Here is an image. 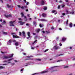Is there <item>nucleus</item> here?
Here are the masks:
<instances>
[{
  "label": "nucleus",
  "instance_id": "f257e3e1",
  "mask_svg": "<svg viewBox=\"0 0 75 75\" xmlns=\"http://www.w3.org/2000/svg\"><path fill=\"white\" fill-rule=\"evenodd\" d=\"M14 54H11L8 56H4L3 57V59H7L8 58H12L13 57Z\"/></svg>",
  "mask_w": 75,
  "mask_h": 75
},
{
  "label": "nucleus",
  "instance_id": "f03ea898",
  "mask_svg": "<svg viewBox=\"0 0 75 75\" xmlns=\"http://www.w3.org/2000/svg\"><path fill=\"white\" fill-rule=\"evenodd\" d=\"M66 14H71L74 15L75 14V12L74 11H73L72 12H70L69 11H68V10H66Z\"/></svg>",
  "mask_w": 75,
  "mask_h": 75
},
{
  "label": "nucleus",
  "instance_id": "7ed1b4c3",
  "mask_svg": "<svg viewBox=\"0 0 75 75\" xmlns=\"http://www.w3.org/2000/svg\"><path fill=\"white\" fill-rule=\"evenodd\" d=\"M11 34H12V35H13V38H20V37H19V36H17V35H16V33H11Z\"/></svg>",
  "mask_w": 75,
  "mask_h": 75
},
{
  "label": "nucleus",
  "instance_id": "20e7f679",
  "mask_svg": "<svg viewBox=\"0 0 75 75\" xmlns=\"http://www.w3.org/2000/svg\"><path fill=\"white\" fill-rule=\"evenodd\" d=\"M13 59L14 58H12L11 59H8L7 61H5L3 62H7L8 64H10V63H11V62H10V61H12V60H13Z\"/></svg>",
  "mask_w": 75,
  "mask_h": 75
},
{
  "label": "nucleus",
  "instance_id": "39448f33",
  "mask_svg": "<svg viewBox=\"0 0 75 75\" xmlns=\"http://www.w3.org/2000/svg\"><path fill=\"white\" fill-rule=\"evenodd\" d=\"M12 41H13V42H16V40H13L11 39H10L9 41H8L7 44L8 45H10V44H11V43L12 42Z\"/></svg>",
  "mask_w": 75,
  "mask_h": 75
},
{
  "label": "nucleus",
  "instance_id": "423d86ee",
  "mask_svg": "<svg viewBox=\"0 0 75 75\" xmlns=\"http://www.w3.org/2000/svg\"><path fill=\"white\" fill-rule=\"evenodd\" d=\"M58 67V66H55V67H52L50 68V69L52 70V72H54V71H57V70H54L55 68V67Z\"/></svg>",
  "mask_w": 75,
  "mask_h": 75
},
{
  "label": "nucleus",
  "instance_id": "0eeeda50",
  "mask_svg": "<svg viewBox=\"0 0 75 75\" xmlns=\"http://www.w3.org/2000/svg\"><path fill=\"white\" fill-rule=\"evenodd\" d=\"M41 5H44V4H46L47 3L45 1L42 0L40 2Z\"/></svg>",
  "mask_w": 75,
  "mask_h": 75
},
{
  "label": "nucleus",
  "instance_id": "6e6552de",
  "mask_svg": "<svg viewBox=\"0 0 75 75\" xmlns=\"http://www.w3.org/2000/svg\"><path fill=\"white\" fill-rule=\"evenodd\" d=\"M14 22L10 21L9 22L10 26H14Z\"/></svg>",
  "mask_w": 75,
  "mask_h": 75
},
{
  "label": "nucleus",
  "instance_id": "1a4fd4ad",
  "mask_svg": "<svg viewBox=\"0 0 75 75\" xmlns=\"http://www.w3.org/2000/svg\"><path fill=\"white\" fill-rule=\"evenodd\" d=\"M27 35L28 37H27V39H28L31 37V36L30 35V32H28Z\"/></svg>",
  "mask_w": 75,
  "mask_h": 75
},
{
  "label": "nucleus",
  "instance_id": "9d476101",
  "mask_svg": "<svg viewBox=\"0 0 75 75\" xmlns=\"http://www.w3.org/2000/svg\"><path fill=\"white\" fill-rule=\"evenodd\" d=\"M59 47H58L57 46H55L53 48V50H54H54H58V49H59Z\"/></svg>",
  "mask_w": 75,
  "mask_h": 75
},
{
  "label": "nucleus",
  "instance_id": "9b49d317",
  "mask_svg": "<svg viewBox=\"0 0 75 75\" xmlns=\"http://www.w3.org/2000/svg\"><path fill=\"white\" fill-rule=\"evenodd\" d=\"M66 40H67V38L63 37L62 38V41H63V42H65V41H66Z\"/></svg>",
  "mask_w": 75,
  "mask_h": 75
},
{
  "label": "nucleus",
  "instance_id": "f8f14e48",
  "mask_svg": "<svg viewBox=\"0 0 75 75\" xmlns=\"http://www.w3.org/2000/svg\"><path fill=\"white\" fill-rule=\"evenodd\" d=\"M38 20L41 21H47V20L45 19H38Z\"/></svg>",
  "mask_w": 75,
  "mask_h": 75
},
{
  "label": "nucleus",
  "instance_id": "ddd939ff",
  "mask_svg": "<svg viewBox=\"0 0 75 75\" xmlns=\"http://www.w3.org/2000/svg\"><path fill=\"white\" fill-rule=\"evenodd\" d=\"M48 72V70H45L40 72V74H44L45 73H47Z\"/></svg>",
  "mask_w": 75,
  "mask_h": 75
},
{
  "label": "nucleus",
  "instance_id": "4468645a",
  "mask_svg": "<svg viewBox=\"0 0 75 75\" xmlns=\"http://www.w3.org/2000/svg\"><path fill=\"white\" fill-rule=\"evenodd\" d=\"M5 17L7 18H8V17H11V15L9 14L8 15H5Z\"/></svg>",
  "mask_w": 75,
  "mask_h": 75
},
{
  "label": "nucleus",
  "instance_id": "2eb2a0df",
  "mask_svg": "<svg viewBox=\"0 0 75 75\" xmlns=\"http://www.w3.org/2000/svg\"><path fill=\"white\" fill-rule=\"evenodd\" d=\"M70 58L73 61H74L75 60V57H71Z\"/></svg>",
  "mask_w": 75,
  "mask_h": 75
},
{
  "label": "nucleus",
  "instance_id": "dca6fc26",
  "mask_svg": "<svg viewBox=\"0 0 75 75\" xmlns=\"http://www.w3.org/2000/svg\"><path fill=\"white\" fill-rule=\"evenodd\" d=\"M18 23H20V25H23V24H24L25 23V22H23L21 21H18Z\"/></svg>",
  "mask_w": 75,
  "mask_h": 75
},
{
  "label": "nucleus",
  "instance_id": "f3484780",
  "mask_svg": "<svg viewBox=\"0 0 75 75\" xmlns=\"http://www.w3.org/2000/svg\"><path fill=\"white\" fill-rule=\"evenodd\" d=\"M55 12H56L54 14L55 15H56V14H57V11H56L53 10L52 11V13H55Z\"/></svg>",
  "mask_w": 75,
  "mask_h": 75
},
{
  "label": "nucleus",
  "instance_id": "a211bd4d",
  "mask_svg": "<svg viewBox=\"0 0 75 75\" xmlns=\"http://www.w3.org/2000/svg\"><path fill=\"white\" fill-rule=\"evenodd\" d=\"M37 42V40H35L33 42L32 44V45H34V44H36V43Z\"/></svg>",
  "mask_w": 75,
  "mask_h": 75
},
{
  "label": "nucleus",
  "instance_id": "6ab92c4d",
  "mask_svg": "<svg viewBox=\"0 0 75 75\" xmlns=\"http://www.w3.org/2000/svg\"><path fill=\"white\" fill-rule=\"evenodd\" d=\"M69 27L72 28V23H70L69 24Z\"/></svg>",
  "mask_w": 75,
  "mask_h": 75
},
{
  "label": "nucleus",
  "instance_id": "aec40b11",
  "mask_svg": "<svg viewBox=\"0 0 75 75\" xmlns=\"http://www.w3.org/2000/svg\"><path fill=\"white\" fill-rule=\"evenodd\" d=\"M22 34L23 37H25V32H24V31H23L22 32Z\"/></svg>",
  "mask_w": 75,
  "mask_h": 75
},
{
  "label": "nucleus",
  "instance_id": "412c9836",
  "mask_svg": "<svg viewBox=\"0 0 75 75\" xmlns=\"http://www.w3.org/2000/svg\"><path fill=\"white\" fill-rule=\"evenodd\" d=\"M40 29H36V33H38L39 32H40Z\"/></svg>",
  "mask_w": 75,
  "mask_h": 75
},
{
  "label": "nucleus",
  "instance_id": "4be33fe9",
  "mask_svg": "<svg viewBox=\"0 0 75 75\" xmlns=\"http://www.w3.org/2000/svg\"><path fill=\"white\" fill-rule=\"evenodd\" d=\"M42 16L43 17H46V14L45 13H43L42 14Z\"/></svg>",
  "mask_w": 75,
  "mask_h": 75
},
{
  "label": "nucleus",
  "instance_id": "5701e85b",
  "mask_svg": "<svg viewBox=\"0 0 75 75\" xmlns=\"http://www.w3.org/2000/svg\"><path fill=\"white\" fill-rule=\"evenodd\" d=\"M45 32L46 34H49V33H50V30L46 31Z\"/></svg>",
  "mask_w": 75,
  "mask_h": 75
},
{
  "label": "nucleus",
  "instance_id": "b1692460",
  "mask_svg": "<svg viewBox=\"0 0 75 75\" xmlns=\"http://www.w3.org/2000/svg\"><path fill=\"white\" fill-rule=\"evenodd\" d=\"M33 25H35V26H36V24H37V23L35 21H34L33 22Z\"/></svg>",
  "mask_w": 75,
  "mask_h": 75
},
{
  "label": "nucleus",
  "instance_id": "393cba45",
  "mask_svg": "<svg viewBox=\"0 0 75 75\" xmlns=\"http://www.w3.org/2000/svg\"><path fill=\"white\" fill-rule=\"evenodd\" d=\"M36 60L37 61H41V59H36Z\"/></svg>",
  "mask_w": 75,
  "mask_h": 75
},
{
  "label": "nucleus",
  "instance_id": "a878e982",
  "mask_svg": "<svg viewBox=\"0 0 75 75\" xmlns=\"http://www.w3.org/2000/svg\"><path fill=\"white\" fill-rule=\"evenodd\" d=\"M35 48V47H33L31 46V49H32V50H34Z\"/></svg>",
  "mask_w": 75,
  "mask_h": 75
},
{
  "label": "nucleus",
  "instance_id": "bb28decb",
  "mask_svg": "<svg viewBox=\"0 0 75 75\" xmlns=\"http://www.w3.org/2000/svg\"><path fill=\"white\" fill-rule=\"evenodd\" d=\"M15 45L16 46H18V42H16L15 43Z\"/></svg>",
  "mask_w": 75,
  "mask_h": 75
},
{
  "label": "nucleus",
  "instance_id": "cd10ccee",
  "mask_svg": "<svg viewBox=\"0 0 75 75\" xmlns=\"http://www.w3.org/2000/svg\"><path fill=\"white\" fill-rule=\"evenodd\" d=\"M44 25H43V24H41L39 26L40 27H42Z\"/></svg>",
  "mask_w": 75,
  "mask_h": 75
},
{
  "label": "nucleus",
  "instance_id": "c85d7f7f",
  "mask_svg": "<svg viewBox=\"0 0 75 75\" xmlns=\"http://www.w3.org/2000/svg\"><path fill=\"white\" fill-rule=\"evenodd\" d=\"M4 67L0 66V69H4Z\"/></svg>",
  "mask_w": 75,
  "mask_h": 75
},
{
  "label": "nucleus",
  "instance_id": "c756f323",
  "mask_svg": "<svg viewBox=\"0 0 75 75\" xmlns=\"http://www.w3.org/2000/svg\"><path fill=\"white\" fill-rule=\"evenodd\" d=\"M43 9L44 10H46L47 9V7H45Z\"/></svg>",
  "mask_w": 75,
  "mask_h": 75
},
{
  "label": "nucleus",
  "instance_id": "7c9ffc66",
  "mask_svg": "<svg viewBox=\"0 0 75 75\" xmlns=\"http://www.w3.org/2000/svg\"><path fill=\"white\" fill-rule=\"evenodd\" d=\"M30 64H31V63H28L26 65H25V66H28V65H30Z\"/></svg>",
  "mask_w": 75,
  "mask_h": 75
},
{
  "label": "nucleus",
  "instance_id": "2f4dec72",
  "mask_svg": "<svg viewBox=\"0 0 75 75\" xmlns=\"http://www.w3.org/2000/svg\"><path fill=\"white\" fill-rule=\"evenodd\" d=\"M24 18H25V21H27V18L25 16H24Z\"/></svg>",
  "mask_w": 75,
  "mask_h": 75
},
{
  "label": "nucleus",
  "instance_id": "473e14b6",
  "mask_svg": "<svg viewBox=\"0 0 75 75\" xmlns=\"http://www.w3.org/2000/svg\"><path fill=\"white\" fill-rule=\"evenodd\" d=\"M21 14V16L22 17H23V16H24V14H23V12H22Z\"/></svg>",
  "mask_w": 75,
  "mask_h": 75
},
{
  "label": "nucleus",
  "instance_id": "72a5a7b5",
  "mask_svg": "<svg viewBox=\"0 0 75 75\" xmlns=\"http://www.w3.org/2000/svg\"><path fill=\"white\" fill-rule=\"evenodd\" d=\"M3 34H7V32H3Z\"/></svg>",
  "mask_w": 75,
  "mask_h": 75
},
{
  "label": "nucleus",
  "instance_id": "f704fd0d",
  "mask_svg": "<svg viewBox=\"0 0 75 75\" xmlns=\"http://www.w3.org/2000/svg\"><path fill=\"white\" fill-rule=\"evenodd\" d=\"M24 70V69H21V73H23V71Z\"/></svg>",
  "mask_w": 75,
  "mask_h": 75
},
{
  "label": "nucleus",
  "instance_id": "c9c22d12",
  "mask_svg": "<svg viewBox=\"0 0 75 75\" xmlns=\"http://www.w3.org/2000/svg\"><path fill=\"white\" fill-rule=\"evenodd\" d=\"M68 67H69V66H65L64 67L66 68H68Z\"/></svg>",
  "mask_w": 75,
  "mask_h": 75
},
{
  "label": "nucleus",
  "instance_id": "e433bc0d",
  "mask_svg": "<svg viewBox=\"0 0 75 75\" xmlns=\"http://www.w3.org/2000/svg\"><path fill=\"white\" fill-rule=\"evenodd\" d=\"M47 51H48V49L46 50L45 51H44V52H47Z\"/></svg>",
  "mask_w": 75,
  "mask_h": 75
},
{
  "label": "nucleus",
  "instance_id": "4c0bfd02",
  "mask_svg": "<svg viewBox=\"0 0 75 75\" xmlns=\"http://www.w3.org/2000/svg\"><path fill=\"white\" fill-rule=\"evenodd\" d=\"M15 64V63H11V65H14Z\"/></svg>",
  "mask_w": 75,
  "mask_h": 75
},
{
  "label": "nucleus",
  "instance_id": "58836bf2",
  "mask_svg": "<svg viewBox=\"0 0 75 75\" xmlns=\"http://www.w3.org/2000/svg\"><path fill=\"white\" fill-rule=\"evenodd\" d=\"M68 24V20H67L66 22V25H67Z\"/></svg>",
  "mask_w": 75,
  "mask_h": 75
},
{
  "label": "nucleus",
  "instance_id": "ea45409f",
  "mask_svg": "<svg viewBox=\"0 0 75 75\" xmlns=\"http://www.w3.org/2000/svg\"><path fill=\"white\" fill-rule=\"evenodd\" d=\"M7 7H8V8H10V6H9L8 5V4L7 5Z\"/></svg>",
  "mask_w": 75,
  "mask_h": 75
},
{
  "label": "nucleus",
  "instance_id": "a19ab883",
  "mask_svg": "<svg viewBox=\"0 0 75 75\" xmlns=\"http://www.w3.org/2000/svg\"><path fill=\"white\" fill-rule=\"evenodd\" d=\"M51 30H54V27L53 26L51 28Z\"/></svg>",
  "mask_w": 75,
  "mask_h": 75
},
{
  "label": "nucleus",
  "instance_id": "79ce46f5",
  "mask_svg": "<svg viewBox=\"0 0 75 75\" xmlns=\"http://www.w3.org/2000/svg\"><path fill=\"white\" fill-rule=\"evenodd\" d=\"M59 45L60 46V47H61V46H62V44H61V43H59Z\"/></svg>",
  "mask_w": 75,
  "mask_h": 75
},
{
  "label": "nucleus",
  "instance_id": "37998d69",
  "mask_svg": "<svg viewBox=\"0 0 75 75\" xmlns=\"http://www.w3.org/2000/svg\"><path fill=\"white\" fill-rule=\"evenodd\" d=\"M33 57L32 56H29L27 57V58H31V57Z\"/></svg>",
  "mask_w": 75,
  "mask_h": 75
},
{
  "label": "nucleus",
  "instance_id": "c03bdc74",
  "mask_svg": "<svg viewBox=\"0 0 75 75\" xmlns=\"http://www.w3.org/2000/svg\"><path fill=\"white\" fill-rule=\"evenodd\" d=\"M19 35L20 36H21V32H19Z\"/></svg>",
  "mask_w": 75,
  "mask_h": 75
},
{
  "label": "nucleus",
  "instance_id": "a18cd8bd",
  "mask_svg": "<svg viewBox=\"0 0 75 75\" xmlns=\"http://www.w3.org/2000/svg\"><path fill=\"white\" fill-rule=\"evenodd\" d=\"M21 8H22V9H23V10H24V7L23 6H22L21 7Z\"/></svg>",
  "mask_w": 75,
  "mask_h": 75
},
{
  "label": "nucleus",
  "instance_id": "49530a36",
  "mask_svg": "<svg viewBox=\"0 0 75 75\" xmlns=\"http://www.w3.org/2000/svg\"><path fill=\"white\" fill-rule=\"evenodd\" d=\"M18 20H20V21H21V20H22L21 18H19Z\"/></svg>",
  "mask_w": 75,
  "mask_h": 75
},
{
  "label": "nucleus",
  "instance_id": "de8ad7c7",
  "mask_svg": "<svg viewBox=\"0 0 75 75\" xmlns=\"http://www.w3.org/2000/svg\"><path fill=\"white\" fill-rule=\"evenodd\" d=\"M62 60H59L58 61H57V62H59L60 61H62Z\"/></svg>",
  "mask_w": 75,
  "mask_h": 75
},
{
  "label": "nucleus",
  "instance_id": "09e8293b",
  "mask_svg": "<svg viewBox=\"0 0 75 75\" xmlns=\"http://www.w3.org/2000/svg\"><path fill=\"white\" fill-rule=\"evenodd\" d=\"M62 15L63 16H65V13H62Z\"/></svg>",
  "mask_w": 75,
  "mask_h": 75
},
{
  "label": "nucleus",
  "instance_id": "8fccbe9b",
  "mask_svg": "<svg viewBox=\"0 0 75 75\" xmlns=\"http://www.w3.org/2000/svg\"><path fill=\"white\" fill-rule=\"evenodd\" d=\"M6 23V22L5 21H4L3 23H2V24H5Z\"/></svg>",
  "mask_w": 75,
  "mask_h": 75
},
{
  "label": "nucleus",
  "instance_id": "3c124183",
  "mask_svg": "<svg viewBox=\"0 0 75 75\" xmlns=\"http://www.w3.org/2000/svg\"><path fill=\"white\" fill-rule=\"evenodd\" d=\"M18 7L19 8H20V7H21V6L20 5H18Z\"/></svg>",
  "mask_w": 75,
  "mask_h": 75
},
{
  "label": "nucleus",
  "instance_id": "603ef678",
  "mask_svg": "<svg viewBox=\"0 0 75 75\" xmlns=\"http://www.w3.org/2000/svg\"><path fill=\"white\" fill-rule=\"evenodd\" d=\"M58 8L59 9L60 8V6L59 5L58 6Z\"/></svg>",
  "mask_w": 75,
  "mask_h": 75
},
{
  "label": "nucleus",
  "instance_id": "864d4df0",
  "mask_svg": "<svg viewBox=\"0 0 75 75\" xmlns=\"http://www.w3.org/2000/svg\"><path fill=\"white\" fill-rule=\"evenodd\" d=\"M65 7V5H63L62 6V7L63 8V7Z\"/></svg>",
  "mask_w": 75,
  "mask_h": 75
},
{
  "label": "nucleus",
  "instance_id": "5fc2aeb1",
  "mask_svg": "<svg viewBox=\"0 0 75 75\" xmlns=\"http://www.w3.org/2000/svg\"><path fill=\"white\" fill-rule=\"evenodd\" d=\"M14 62H18V61L17 60H14Z\"/></svg>",
  "mask_w": 75,
  "mask_h": 75
},
{
  "label": "nucleus",
  "instance_id": "6e6d98bb",
  "mask_svg": "<svg viewBox=\"0 0 75 75\" xmlns=\"http://www.w3.org/2000/svg\"><path fill=\"white\" fill-rule=\"evenodd\" d=\"M7 64H3V65H7Z\"/></svg>",
  "mask_w": 75,
  "mask_h": 75
},
{
  "label": "nucleus",
  "instance_id": "4d7b16f0",
  "mask_svg": "<svg viewBox=\"0 0 75 75\" xmlns=\"http://www.w3.org/2000/svg\"><path fill=\"white\" fill-rule=\"evenodd\" d=\"M26 25L27 26H28L29 25V24H28V23H27V24H26Z\"/></svg>",
  "mask_w": 75,
  "mask_h": 75
},
{
  "label": "nucleus",
  "instance_id": "13d9d810",
  "mask_svg": "<svg viewBox=\"0 0 75 75\" xmlns=\"http://www.w3.org/2000/svg\"><path fill=\"white\" fill-rule=\"evenodd\" d=\"M28 4H29V3L28 2H27L26 3V5H28Z\"/></svg>",
  "mask_w": 75,
  "mask_h": 75
},
{
  "label": "nucleus",
  "instance_id": "bf43d9fd",
  "mask_svg": "<svg viewBox=\"0 0 75 75\" xmlns=\"http://www.w3.org/2000/svg\"><path fill=\"white\" fill-rule=\"evenodd\" d=\"M42 33H43V34H45V31L43 30V31H42Z\"/></svg>",
  "mask_w": 75,
  "mask_h": 75
},
{
  "label": "nucleus",
  "instance_id": "052dcab7",
  "mask_svg": "<svg viewBox=\"0 0 75 75\" xmlns=\"http://www.w3.org/2000/svg\"><path fill=\"white\" fill-rule=\"evenodd\" d=\"M21 51H24V50L23 49H21Z\"/></svg>",
  "mask_w": 75,
  "mask_h": 75
},
{
  "label": "nucleus",
  "instance_id": "680f3d73",
  "mask_svg": "<svg viewBox=\"0 0 75 75\" xmlns=\"http://www.w3.org/2000/svg\"><path fill=\"white\" fill-rule=\"evenodd\" d=\"M62 1L61 0H60L59 1V3H62Z\"/></svg>",
  "mask_w": 75,
  "mask_h": 75
},
{
  "label": "nucleus",
  "instance_id": "e2e57ef3",
  "mask_svg": "<svg viewBox=\"0 0 75 75\" xmlns=\"http://www.w3.org/2000/svg\"><path fill=\"white\" fill-rule=\"evenodd\" d=\"M1 53L2 54H5V52H1Z\"/></svg>",
  "mask_w": 75,
  "mask_h": 75
},
{
  "label": "nucleus",
  "instance_id": "0e129e2a",
  "mask_svg": "<svg viewBox=\"0 0 75 75\" xmlns=\"http://www.w3.org/2000/svg\"><path fill=\"white\" fill-rule=\"evenodd\" d=\"M69 48L70 50H72V47H69Z\"/></svg>",
  "mask_w": 75,
  "mask_h": 75
},
{
  "label": "nucleus",
  "instance_id": "69168bd1",
  "mask_svg": "<svg viewBox=\"0 0 75 75\" xmlns=\"http://www.w3.org/2000/svg\"><path fill=\"white\" fill-rule=\"evenodd\" d=\"M63 55V54H59V55H57V57H58V56H60V55Z\"/></svg>",
  "mask_w": 75,
  "mask_h": 75
},
{
  "label": "nucleus",
  "instance_id": "338daca9",
  "mask_svg": "<svg viewBox=\"0 0 75 75\" xmlns=\"http://www.w3.org/2000/svg\"><path fill=\"white\" fill-rule=\"evenodd\" d=\"M59 30H62V29L61 28H59Z\"/></svg>",
  "mask_w": 75,
  "mask_h": 75
},
{
  "label": "nucleus",
  "instance_id": "774afa93",
  "mask_svg": "<svg viewBox=\"0 0 75 75\" xmlns=\"http://www.w3.org/2000/svg\"><path fill=\"white\" fill-rule=\"evenodd\" d=\"M1 1V3H3V0H0Z\"/></svg>",
  "mask_w": 75,
  "mask_h": 75
}]
</instances>
